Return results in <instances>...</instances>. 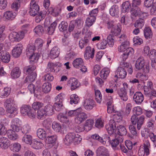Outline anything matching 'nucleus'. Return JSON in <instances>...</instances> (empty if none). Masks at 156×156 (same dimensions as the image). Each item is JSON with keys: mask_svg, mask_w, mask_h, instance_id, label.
<instances>
[{"mask_svg": "<svg viewBox=\"0 0 156 156\" xmlns=\"http://www.w3.org/2000/svg\"><path fill=\"white\" fill-rule=\"evenodd\" d=\"M84 108L88 111L92 110L95 105V101L91 98H87L83 102Z\"/></svg>", "mask_w": 156, "mask_h": 156, "instance_id": "obj_6", "label": "nucleus"}, {"mask_svg": "<svg viewBox=\"0 0 156 156\" xmlns=\"http://www.w3.org/2000/svg\"><path fill=\"white\" fill-rule=\"evenodd\" d=\"M107 27L108 29H111V33L113 35L117 36L119 35L121 30L118 25L114 24L112 22H108L107 23Z\"/></svg>", "mask_w": 156, "mask_h": 156, "instance_id": "obj_5", "label": "nucleus"}, {"mask_svg": "<svg viewBox=\"0 0 156 156\" xmlns=\"http://www.w3.org/2000/svg\"><path fill=\"white\" fill-rule=\"evenodd\" d=\"M36 68V66L34 65H30L24 67V72L26 74H31Z\"/></svg>", "mask_w": 156, "mask_h": 156, "instance_id": "obj_33", "label": "nucleus"}, {"mask_svg": "<svg viewBox=\"0 0 156 156\" xmlns=\"http://www.w3.org/2000/svg\"><path fill=\"white\" fill-rule=\"evenodd\" d=\"M44 108L40 109L37 112V117L39 119H43L47 115Z\"/></svg>", "mask_w": 156, "mask_h": 156, "instance_id": "obj_56", "label": "nucleus"}, {"mask_svg": "<svg viewBox=\"0 0 156 156\" xmlns=\"http://www.w3.org/2000/svg\"><path fill=\"white\" fill-rule=\"evenodd\" d=\"M6 109L8 115L10 118L14 117L17 114V109L13 106L8 107Z\"/></svg>", "mask_w": 156, "mask_h": 156, "instance_id": "obj_19", "label": "nucleus"}, {"mask_svg": "<svg viewBox=\"0 0 156 156\" xmlns=\"http://www.w3.org/2000/svg\"><path fill=\"white\" fill-rule=\"evenodd\" d=\"M10 144V141L7 138L3 136L0 138V147L2 149H7Z\"/></svg>", "mask_w": 156, "mask_h": 156, "instance_id": "obj_11", "label": "nucleus"}, {"mask_svg": "<svg viewBox=\"0 0 156 156\" xmlns=\"http://www.w3.org/2000/svg\"><path fill=\"white\" fill-rule=\"evenodd\" d=\"M123 137L120 136L118 137L117 138L112 140L110 141V143L114 150H118L119 148L118 146L123 142Z\"/></svg>", "mask_w": 156, "mask_h": 156, "instance_id": "obj_7", "label": "nucleus"}, {"mask_svg": "<svg viewBox=\"0 0 156 156\" xmlns=\"http://www.w3.org/2000/svg\"><path fill=\"white\" fill-rule=\"evenodd\" d=\"M44 105L43 103L39 101H36L33 103L32 105V108L34 110L40 109Z\"/></svg>", "mask_w": 156, "mask_h": 156, "instance_id": "obj_61", "label": "nucleus"}, {"mask_svg": "<svg viewBox=\"0 0 156 156\" xmlns=\"http://www.w3.org/2000/svg\"><path fill=\"white\" fill-rule=\"evenodd\" d=\"M96 153L97 156H106L109 154L108 150L103 146L98 147L96 150Z\"/></svg>", "mask_w": 156, "mask_h": 156, "instance_id": "obj_16", "label": "nucleus"}, {"mask_svg": "<svg viewBox=\"0 0 156 156\" xmlns=\"http://www.w3.org/2000/svg\"><path fill=\"white\" fill-rule=\"evenodd\" d=\"M37 76V73L35 72L27 76L24 80V83H30L33 82Z\"/></svg>", "mask_w": 156, "mask_h": 156, "instance_id": "obj_36", "label": "nucleus"}, {"mask_svg": "<svg viewBox=\"0 0 156 156\" xmlns=\"http://www.w3.org/2000/svg\"><path fill=\"white\" fill-rule=\"evenodd\" d=\"M47 115H51L54 113V109L52 105H46L44 108Z\"/></svg>", "mask_w": 156, "mask_h": 156, "instance_id": "obj_47", "label": "nucleus"}, {"mask_svg": "<svg viewBox=\"0 0 156 156\" xmlns=\"http://www.w3.org/2000/svg\"><path fill=\"white\" fill-rule=\"evenodd\" d=\"M153 88V83L152 82L150 81H147V85L144 86L143 88L144 94H150Z\"/></svg>", "mask_w": 156, "mask_h": 156, "instance_id": "obj_23", "label": "nucleus"}, {"mask_svg": "<svg viewBox=\"0 0 156 156\" xmlns=\"http://www.w3.org/2000/svg\"><path fill=\"white\" fill-rule=\"evenodd\" d=\"M94 122V120L92 119H90L87 120L86 121L84 126L85 130L86 131H88L90 130L93 126Z\"/></svg>", "mask_w": 156, "mask_h": 156, "instance_id": "obj_31", "label": "nucleus"}, {"mask_svg": "<svg viewBox=\"0 0 156 156\" xmlns=\"http://www.w3.org/2000/svg\"><path fill=\"white\" fill-rule=\"evenodd\" d=\"M122 8L121 11L125 12L128 11L131 7L130 3L128 1H126L122 3Z\"/></svg>", "mask_w": 156, "mask_h": 156, "instance_id": "obj_51", "label": "nucleus"}, {"mask_svg": "<svg viewBox=\"0 0 156 156\" xmlns=\"http://www.w3.org/2000/svg\"><path fill=\"white\" fill-rule=\"evenodd\" d=\"M92 34L91 32L89 31L86 34L84 38L79 41V45L81 49H83L89 43L91 39V35Z\"/></svg>", "mask_w": 156, "mask_h": 156, "instance_id": "obj_4", "label": "nucleus"}, {"mask_svg": "<svg viewBox=\"0 0 156 156\" xmlns=\"http://www.w3.org/2000/svg\"><path fill=\"white\" fill-rule=\"evenodd\" d=\"M21 145L18 143H15L12 144L10 147V150L14 152H18L21 149Z\"/></svg>", "mask_w": 156, "mask_h": 156, "instance_id": "obj_42", "label": "nucleus"}, {"mask_svg": "<svg viewBox=\"0 0 156 156\" xmlns=\"http://www.w3.org/2000/svg\"><path fill=\"white\" fill-rule=\"evenodd\" d=\"M22 45L21 44H17L12 50V55L15 57H18L22 53Z\"/></svg>", "mask_w": 156, "mask_h": 156, "instance_id": "obj_8", "label": "nucleus"}, {"mask_svg": "<svg viewBox=\"0 0 156 156\" xmlns=\"http://www.w3.org/2000/svg\"><path fill=\"white\" fill-rule=\"evenodd\" d=\"M116 73L119 75L120 78L123 79L126 75V70L121 67H119L117 70Z\"/></svg>", "mask_w": 156, "mask_h": 156, "instance_id": "obj_28", "label": "nucleus"}, {"mask_svg": "<svg viewBox=\"0 0 156 156\" xmlns=\"http://www.w3.org/2000/svg\"><path fill=\"white\" fill-rule=\"evenodd\" d=\"M57 139V136L56 135L51 136L48 135L46 138L45 142L47 144H50V147H52L55 143L56 140Z\"/></svg>", "mask_w": 156, "mask_h": 156, "instance_id": "obj_17", "label": "nucleus"}, {"mask_svg": "<svg viewBox=\"0 0 156 156\" xmlns=\"http://www.w3.org/2000/svg\"><path fill=\"white\" fill-rule=\"evenodd\" d=\"M73 64L74 67L78 69L83 67L84 62L82 58H78L73 60Z\"/></svg>", "mask_w": 156, "mask_h": 156, "instance_id": "obj_24", "label": "nucleus"}, {"mask_svg": "<svg viewBox=\"0 0 156 156\" xmlns=\"http://www.w3.org/2000/svg\"><path fill=\"white\" fill-rule=\"evenodd\" d=\"M38 0H32L30 3L29 12L30 15L34 16L39 11V7L37 3Z\"/></svg>", "mask_w": 156, "mask_h": 156, "instance_id": "obj_3", "label": "nucleus"}, {"mask_svg": "<svg viewBox=\"0 0 156 156\" xmlns=\"http://www.w3.org/2000/svg\"><path fill=\"white\" fill-rule=\"evenodd\" d=\"M60 52V49L58 47H54L52 48L50 51L49 57L51 59H55L58 56Z\"/></svg>", "mask_w": 156, "mask_h": 156, "instance_id": "obj_22", "label": "nucleus"}, {"mask_svg": "<svg viewBox=\"0 0 156 156\" xmlns=\"http://www.w3.org/2000/svg\"><path fill=\"white\" fill-rule=\"evenodd\" d=\"M21 130L23 133L26 134L30 131V127L28 124H25L22 127Z\"/></svg>", "mask_w": 156, "mask_h": 156, "instance_id": "obj_63", "label": "nucleus"}, {"mask_svg": "<svg viewBox=\"0 0 156 156\" xmlns=\"http://www.w3.org/2000/svg\"><path fill=\"white\" fill-rule=\"evenodd\" d=\"M21 74V71L18 67H15L11 71L10 75L12 78H18Z\"/></svg>", "mask_w": 156, "mask_h": 156, "instance_id": "obj_27", "label": "nucleus"}, {"mask_svg": "<svg viewBox=\"0 0 156 156\" xmlns=\"http://www.w3.org/2000/svg\"><path fill=\"white\" fill-rule=\"evenodd\" d=\"M129 46V42L127 41H125L122 43L121 45L118 47V51L120 52H125L126 51V49L128 48Z\"/></svg>", "mask_w": 156, "mask_h": 156, "instance_id": "obj_30", "label": "nucleus"}, {"mask_svg": "<svg viewBox=\"0 0 156 156\" xmlns=\"http://www.w3.org/2000/svg\"><path fill=\"white\" fill-rule=\"evenodd\" d=\"M133 99L136 103L140 104L144 100V95L140 92H136L134 94Z\"/></svg>", "mask_w": 156, "mask_h": 156, "instance_id": "obj_18", "label": "nucleus"}, {"mask_svg": "<svg viewBox=\"0 0 156 156\" xmlns=\"http://www.w3.org/2000/svg\"><path fill=\"white\" fill-rule=\"evenodd\" d=\"M36 16L35 18V21L37 23H39L41 20L44 19L46 16V14L45 12L41 11L40 12L38 11V13H37Z\"/></svg>", "mask_w": 156, "mask_h": 156, "instance_id": "obj_35", "label": "nucleus"}, {"mask_svg": "<svg viewBox=\"0 0 156 156\" xmlns=\"http://www.w3.org/2000/svg\"><path fill=\"white\" fill-rule=\"evenodd\" d=\"M95 50L94 48L92 49L91 47L88 46L86 48L84 57L86 59H88L90 58H92L94 56Z\"/></svg>", "mask_w": 156, "mask_h": 156, "instance_id": "obj_12", "label": "nucleus"}, {"mask_svg": "<svg viewBox=\"0 0 156 156\" xmlns=\"http://www.w3.org/2000/svg\"><path fill=\"white\" fill-rule=\"evenodd\" d=\"M118 94L119 95L121 99L124 101H126L128 99V96L127 95L126 91L123 90H119Z\"/></svg>", "mask_w": 156, "mask_h": 156, "instance_id": "obj_43", "label": "nucleus"}, {"mask_svg": "<svg viewBox=\"0 0 156 156\" xmlns=\"http://www.w3.org/2000/svg\"><path fill=\"white\" fill-rule=\"evenodd\" d=\"M117 133L120 136L125 135L126 134L127 131L125 127L122 125H120L117 127Z\"/></svg>", "mask_w": 156, "mask_h": 156, "instance_id": "obj_34", "label": "nucleus"}, {"mask_svg": "<svg viewBox=\"0 0 156 156\" xmlns=\"http://www.w3.org/2000/svg\"><path fill=\"white\" fill-rule=\"evenodd\" d=\"M10 56L9 53L6 51L0 52V59L5 63H8L10 61Z\"/></svg>", "mask_w": 156, "mask_h": 156, "instance_id": "obj_14", "label": "nucleus"}, {"mask_svg": "<svg viewBox=\"0 0 156 156\" xmlns=\"http://www.w3.org/2000/svg\"><path fill=\"white\" fill-rule=\"evenodd\" d=\"M144 24V19L140 18L137 20L134 24L135 27L141 29Z\"/></svg>", "mask_w": 156, "mask_h": 156, "instance_id": "obj_50", "label": "nucleus"}, {"mask_svg": "<svg viewBox=\"0 0 156 156\" xmlns=\"http://www.w3.org/2000/svg\"><path fill=\"white\" fill-rule=\"evenodd\" d=\"M24 36V31H21L18 32L13 31L9 34V38L11 42H18L21 40Z\"/></svg>", "mask_w": 156, "mask_h": 156, "instance_id": "obj_1", "label": "nucleus"}, {"mask_svg": "<svg viewBox=\"0 0 156 156\" xmlns=\"http://www.w3.org/2000/svg\"><path fill=\"white\" fill-rule=\"evenodd\" d=\"M31 145L33 148L37 149H41L44 146L43 144L41 142L36 140L32 143Z\"/></svg>", "mask_w": 156, "mask_h": 156, "instance_id": "obj_41", "label": "nucleus"}, {"mask_svg": "<svg viewBox=\"0 0 156 156\" xmlns=\"http://www.w3.org/2000/svg\"><path fill=\"white\" fill-rule=\"evenodd\" d=\"M11 91V88L9 87H5L1 93V97L5 98L9 94Z\"/></svg>", "mask_w": 156, "mask_h": 156, "instance_id": "obj_52", "label": "nucleus"}, {"mask_svg": "<svg viewBox=\"0 0 156 156\" xmlns=\"http://www.w3.org/2000/svg\"><path fill=\"white\" fill-rule=\"evenodd\" d=\"M16 16L15 13L10 11L5 12L3 15V17L6 20H12L14 19Z\"/></svg>", "mask_w": 156, "mask_h": 156, "instance_id": "obj_25", "label": "nucleus"}, {"mask_svg": "<svg viewBox=\"0 0 156 156\" xmlns=\"http://www.w3.org/2000/svg\"><path fill=\"white\" fill-rule=\"evenodd\" d=\"M39 55L37 53H33L30 56V62L31 64H34L37 62L38 60Z\"/></svg>", "mask_w": 156, "mask_h": 156, "instance_id": "obj_46", "label": "nucleus"}, {"mask_svg": "<svg viewBox=\"0 0 156 156\" xmlns=\"http://www.w3.org/2000/svg\"><path fill=\"white\" fill-rule=\"evenodd\" d=\"M34 32L39 35H41L44 33L43 27L41 25H38L34 30Z\"/></svg>", "mask_w": 156, "mask_h": 156, "instance_id": "obj_55", "label": "nucleus"}, {"mask_svg": "<svg viewBox=\"0 0 156 156\" xmlns=\"http://www.w3.org/2000/svg\"><path fill=\"white\" fill-rule=\"evenodd\" d=\"M144 120L145 116L143 115H142L138 118V120L136 122L137 128L138 130L140 129L144 122Z\"/></svg>", "mask_w": 156, "mask_h": 156, "instance_id": "obj_44", "label": "nucleus"}, {"mask_svg": "<svg viewBox=\"0 0 156 156\" xmlns=\"http://www.w3.org/2000/svg\"><path fill=\"white\" fill-rule=\"evenodd\" d=\"M145 64V61L144 58L142 56H140L136 60L135 66L136 69L140 70L143 68Z\"/></svg>", "mask_w": 156, "mask_h": 156, "instance_id": "obj_15", "label": "nucleus"}, {"mask_svg": "<svg viewBox=\"0 0 156 156\" xmlns=\"http://www.w3.org/2000/svg\"><path fill=\"white\" fill-rule=\"evenodd\" d=\"M118 6L117 5H113L109 9V12L112 16H116L119 13Z\"/></svg>", "mask_w": 156, "mask_h": 156, "instance_id": "obj_40", "label": "nucleus"}, {"mask_svg": "<svg viewBox=\"0 0 156 156\" xmlns=\"http://www.w3.org/2000/svg\"><path fill=\"white\" fill-rule=\"evenodd\" d=\"M8 138L11 140H14L18 138V135L12 129L8 130L6 132Z\"/></svg>", "mask_w": 156, "mask_h": 156, "instance_id": "obj_29", "label": "nucleus"}, {"mask_svg": "<svg viewBox=\"0 0 156 156\" xmlns=\"http://www.w3.org/2000/svg\"><path fill=\"white\" fill-rule=\"evenodd\" d=\"M57 118L62 123H67L69 122V120L68 117L62 113H59L57 116Z\"/></svg>", "mask_w": 156, "mask_h": 156, "instance_id": "obj_32", "label": "nucleus"}, {"mask_svg": "<svg viewBox=\"0 0 156 156\" xmlns=\"http://www.w3.org/2000/svg\"><path fill=\"white\" fill-rule=\"evenodd\" d=\"M57 25V23L55 22H53L49 27H45L46 31L50 35L52 34L55 30V29Z\"/></svg>", "mask_w": 156, "mask_h": 156, "instance_id": "obj_37", "label": "nucleus"}, {"mask_svg": "<svg viewBox=\"0 0 156 156\" xmlns=\"http://www.w3.org/2000/svg\"><path fill=\"white\" fill-rule=\"evenodd\" d=\"M106 128L108 133L111 135L114 132L116 128L115 123L113 120H110L109 123L107 124L105 126Z\"/></svg>", "mask_w": 156, "mask_h": 156, "instance_id": "obj_10", "label": "nucleus"}, {"mask_svg": "<svg viewBox=\"0 0 156 156\" xmlns=\"http://www.w3.org/2000/svg\"><path fill=\"white\" fill-rule=\"evenodd\" d=\"M68 84L71 89L73 90L79 87L80 84L77 80L75 78H71L68 81Z\"/></svg>", "mask_w": 156, "mask_h": 156, "instance_id": "obj_9", "label": "nucleus"}, {"mask_svg": "<svg viewBox=\"0 0 156 156\" xmlns=\"http://www.w3.org/2000/svg\"><path fill=\"white\" fill-rule=\"evenodd\" d=\"M96 19L93 17L89 16L86 20V24L87 26L90 27L95 22Z\"/></svg>", "mask_w": 156, "mask_h": 156, "instance_id": "obj_60", "label": "nucleus"}, {"mask_svg": "<svg viewBox=\"0 0 156 156\" xmlns=\"http://www.w3.org/2000/svg\"><path fill=\"white\" fill-rule=\"evenodd\" d=\"M68 26V25L67 22L62 21L59 24L58 28L61 31L64 32L66 30Z\"/></svg>", "mask_w": 156, "mask_h": 156, "instance_id": "obj_62", "label": "nucleus"}, {"mask_svg": "<svg viewBox=\"0 0 156 156\" xmlns=\"http://www.w3.org/2000/svg\"><path fill=\"white\" fill-rule=\"evenodd\" d=\"M74 133H69L67 134L64 139V144L67 145H69L71 143L73 142Z\"/></svg>", "mask_w": 156, "mask_h": 156, "instance_id": "obj_21", "label": "nucleus"}, {"mask_svg": "<svg viewBox=\"0 0 156 156\" xmlns=\"http://www.w3.org/2000/svg\"><path fill=\"white\" fill-rule=\"evenodd\" d=\"M32 137L31 135L25 134L23 137L22 140L25 143L30 145L32 143Z\"/></svg>", "mask_w": 156, "mask_h": 156, "instance_id": "obj_45", "label": "nucleus"}, {"mask_svg": "<svg viewBox=\"0 0 156 156\" xmlns=\"http://www.w3.org/2000/svg\"><path fill=\"white\" fill-rule=\"evenodd\" d=\"M58 64L57 63L49 62L48 64L47 69L48 72H55L57 68Z\"/></svg>", "mask_w": 156, "mask_h": 156, "instance_id": "obj_38", "label": "nucleus"}, {"mask_svg": "<svg viewBox=\"0 0 156 156\" xmlns=\"http://www.w3.org/2000/svg\"><path fill=\"white\" fill-rule=\"evenodd\" d=\"M134 50L132 48H128L126 49V51L124 52L121 56V58L123 61L125 60L129 56H131L134 53Z\"/></svg>", "mask_w": 156, "mask_h": 156, "instance_id": "obj_26", "label": "nucleus"}, {"mask_svg": "<svg viewBox=\"0 0 156 156\" xmlns=\"http://www.w3.org/2000/svg\"><path fill=\"white\" fill-rule=\"evenodd\" d=\"M87 118V115L83 112L81 108H79L78 112L77 113L75 118V122L78 124H80L83 122Z\"/></svg>", "mask_w": 156, "mask_h": 156, "instance_id": "obj_2", "label": "nucleus"}, {"mask_svg": "<svg viewBox=\"0 0 156 156\" xmlns=\"http://www.w3.org/2000/svg\"><path fill=\"white\" fill-rule=\"evenodd\" d=\"M144 35L146 38H150L152 37V33L151 29L149 27H145L144 30Z\"/></svg>", "mask_w": 156, "mask_h": 156, "instance_id": "obj_53", "label": "nucleus"}, {"mask_svg": "<svg viewBox=\"0 0 156 156\" xmlns=\"http://www.w3.org/2000/svg\"><path fill=\"white\" fill-rule=\"evenodd\" d=\"M140 12V9L138 7L132 8L130 11L132 15L134 16H137Z\"/></svg>", "mask_w": 156, "mask_h": 156, "instance_id": "obj_64", "label": "nucleus"}, {"mask_svg": "<svg viewBox=\"0 0 156 156\" xmlns=\"http://www.w3.org/2000/svg\"><path fill=\"white\" fill-rule=\"evenodd\" d=\"M70 103L71 104L73 103L76 104L78 103L80 99L78 96L76 94H73L70 96Z\"/></svg>", "mask_w": 156, "mask_h": 156, "instance_id": "obj_58", "label": "nucleus"}, {"mask_svg": "<svg viewBox=\"0 0 156 156\" xmlns=\"http://www.w3.org/2000/svg\"><path fill=\"white\" fill-rule=\"evenodd\" d=\"M110 73L109 69L108 68H104L102 69L100 73V75L101 78L104 80L106 79Z\"/></svg>", "mask_w": 156, "mask_h": 156, "instance_id": "obj_48", "label": "nucleus"}, {"mask_svg": "<svg viewBox=\"0 0 156 156\" xmlns=\"http://www.w3.org/2000/svg\"><path fill=\"white\" fill-rule=\"evenodd\" d=\"M31 107L28 105H23L20 108V112L23 115H26L27 112L30 111Z\"/></svg>", "mask_w": 156, "mask_h": 156, "instance_id": "obj_57", "label": "nucleus"}, {"mask_svg": "<svg viewBox=\"0 0 156 156\" xmlns=\"http://www.w3.org/2000/svg\"><path fill=\"white\" fill-rule=\"evenodd\" d=\"M42 89L43 91L45 93L49 92L51 89V85L48 82L44 83L42 86Z\"/></svg>", "mask_w": 156, "mask_h": 156, "instance_id": "obj_49", "label": "nucleus"}, {"mask_svg": "<svg viewBox=\"0 0 156 156\" xmlns=\"http://www.w3.org/2000/svg\"><path fill=\"white\" fill-rule=\"evenodd\" d=\"M95 95L96 101L99 103H100L102 101V95L100 91L98 90H95Z\"/></svg>", "mask_w": 156, "mask_h": 156, "instance_id": "obj_54", "label": "nucleus"}, {"mask_svg": "<svg viewBox=\"0 0 156 156\" xmlns=\"http://www.w3.org/2000/svg\"><path fill=\"white\" fill-rule=\"evenodd\" d=\"M20 120L18 119L15 118L12 120L11 126L14 131L19 132L20 129Z\"/></svg>", "mask_w": 156, "mask_h": 156, "instance_id": "obj_20", "label": "nucleus"}, {"mask_svg": "<svg viewBox=\"0 0 156 156\" xmlns=\"http://www.w3.org/2000/svg\"><path fill=\"white\" fill-rule=\"evenodd\" d=\"M35 50V46L33 44H29L26 50L27 55V56H30L31 55L34 53V51Z\"/></svg>", "mask_w": 156, "mask_h": 156, "instance_id": "obj_39", "label": "nucleus"}, {"mask_svg": "<svg viewBox=\"0 0 156 156\" xmlns=\"http://www.w3.org/2000/svg\"><path fill=\"white\" fill-rule=\"evenodd\" d=\"M52 129L57 132H61L62 130V126L61 124L56 122H53L52 125Z\"/></svg>", "mask_w": 156, "mask_h": 156, "instance_id": "obj_59", "label": "nucleus"}, {"mask_svg": "<svg viewBox=\"0 0 156 156\" xmlns=\"http://www.w3.org/2000/svg\"><path fill=\"white\" fill-rule=\"evenodd\" d=\"M51 130H44L43 129L39 128L37 131V135L39 138L40 139H44L49 133H50Z\"/></svg>", "mask_w": 156, "mask_h": 156, "instance_id": "obj_13", "label": "nucleus"}]
</instances>
